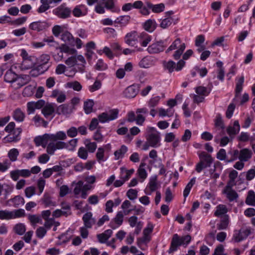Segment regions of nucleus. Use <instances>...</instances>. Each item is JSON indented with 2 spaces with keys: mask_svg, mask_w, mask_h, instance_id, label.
Here are the masks:
<instances>
[{
  "mask_svg": "<svg viewBox=\"0 0 255 255\" xmlns=\"http://www.w3.org/2000/svg\"><path fill=\"white\" fill-rule=\"evenodd\" d=\"M128 151V147L124 145L121 146L120 149L114 152V155L116 160L122 158Z\"/></svg>",
  "mask_w": 255,
  "mask_h": 255,
  "instance_id": "obj_42",
  "label": "nucleus"
},
{
  "mask_svg": "<svg viewBox=\"0 0 255 255\" xmlns=\"http://www.w3.org/2000/svg\"><path fill=\"white\" fill-rule=\"evenodd\" d=\"M50 59L49 55L47 54H43L41 55L37 59V62L38 65H42L47 66L46 65L48 64Z\"/></svg>",
  "mask_w": 255,
  "mask_h": 255,
  "instance_id": "obj_47",
  "label": "nucleus"
},
{
  "mask_svg": "<svg viewBox=\"0 0 255 255\" xmlns=\"http://www.w3.org/2000/svg\"><path fill=\"white\" fill-rule=\"evenodd\" d=\"M117 0H107L104 3L105 7L108 10H110L113 12H119L120 11V8L116 5Z\"/></svg>",
  "mask_w": 255,
  "mask_h": 255,
  "instance_id": "obj_24",
  "label": "nucleus"
},
{
  "mask_svg": "<svg viewBox=\"0 0 255 255\" xmlns=\"http://www.w3.org/2000/svg\"><path fill=\"white\" fill-rule=\"evenodd\" d=\"M147 134L146 136V141L143 144L142 149L143 150H148L150 147L157 148L161 145V137L160 133L154 128L148 127Z\"/></svg>",
  "mask_w": 255,
  "mask_h": 255,
  "instance_id": "obj_1",
  "label": "nucleus"
},
{
  "mask_svg": "<svg viewBox=\"0 0 255 255\" xmlns=\"http://www.w3.org/2000/svg\"><path fill=\"white\" fill-rule=\"evenodd\" d=\"M238 175V172L234 170L231 169L229 173V180L226 185L235 186L236 185V179Z\"/></svg>",
  "mask_w": 255,
  "mask_h": 255,
  "instance_id": "obj_37",
  "label": "nucleus"
},
{
  "mask_svg": "<svg viewBox=\"0 0 255 255\" xmlns=\"http://www.w3.org/2000/svg\"><path fill=\"white\" fill-rule=\"evenodd\" d=\"M42 202L46 207L56 206V202L53 201L51 199V197L48 195L45 194L43 196Z\"/></svg>",
  "mask_w": 255,
  "mask_h": 255,
  "instance_id": "obj_53",
  "label": "nucleus"
},
{
  "mask_svg": "<svg viewBox=\"0 0 255 255\" xmlns=\"http://www.w3.org/2000/svg\"><path fill=\"white\" fill-rule=\"evenodd\" d=\"M147 7L149 8H151L154 12L156 13L163 11L165 8L164 4L162 3L155 5L148 3L147 4Z\"/></svg>",
  "mask_w": 255,
  "mask_h": 255,
  "instance_id": "obj_50",
  "label": "nucleus"
},
{
  "mask_svg": "<svg viewBox=\"0 0 255 255\" xmlns=\"http://www.w3.org/2000/svg\"><path fill=\"white\" fill-rule=\"evenodd\" d=\"M234 186L226 185L223 191V193L226 195V197L230 202L237 200L239 197L237 192L233 189Z\"/></svg>",
  "mask_w": 255,
  "mask_h": 255,
  "instance_id": "obj_14",
  "label": "nucleus"
},
{
  "mask_svg": "<svg viewBox=\"0 0 255 255\" xmlns=\"http://www.w3.org/2000/svg\"><path fill=\"white\" fill-rule=\"evenodd\" d=\"M139 67L142 68H148L152 65V61L150 58L144 57L139 62Z\"/></svg>",
  "mask_w": 255,
  "mask_h": 255,
  "instance_id": "obj_49",
  "label": "nucleus"
},
{
  "mask_svg": "<svg viewBox=\"0 0 255 255\" xmlns=\"http://www.w3.org/2000/svg\"><path fill=\"white\" fill-rule=\"evenodd\" d=\"M128 223L131 228H135L134 234L138 235L143 227V223L138 220V218L135 216H132L128 219Z\"/></svg>",
  "mask_w": 255,
  "mask_h": 255,
  "instance_id": "obj_8",
  "label": "nucleus"
},
{
  "mask_svg": "<svg viewBox=\"0 0 255 255\" xmlns=\"http://www.w3.org/2000/svg\"><path fill=\"white\" fill-rule=\"evenodd\" d=\"M199 157L201 162H204L208 166L211 167V165L213 163V159L210 154H207L205 152H202L199 154Z\"/></svg>",
  "mask_w": 255,
  "mask_h": 255,
  "instance_id": "obj_30",
  "label": "nucleus"
},
{
  "mask_svg": "<svg viewBox=\"0 0 255 255\" xmlns=\"http://www.w3.org/2000/svg\"><path fill=\"white\" fill-rule=\"evenodd\" d=\"M160 100V97L156 96L151 98L147 102V106L149 108H154L158 105Z\"/></svg>",
  "mask_w": 255,
  "mask_h": 255,
  "instance_id": "obj_58",
  "label": "nucleus"
},
{
  "mask_svg": "<svg viewBox=\"0 0 255 255\" xmlns=\"http://www.w3.org/2000/svg\"><path fill=\"white\" fill-rule=\"evenodd\" d=\"M48 27V25L46 21H37L31 22L29 25V28L34 31H42Z\"/></svg>",
  "mask_w": 255,
  "mask_h": 255,
  "instance_id": "obj_17",
  "label": "nucleus"
},
{
  "mask_svg": "<svg viewBox=\"0 0 255 255\" xmlns=\"http://www.w3.org/2000/svg\"><path fill=\"white\" fill-rule=\"evenodd\" d=\"M121 178L124 179L126 181L128 180L130 177L131 175L134 173V170L130 169L127 170L124 167L121 168Z\"/></svg>",
  "mask_w": 255,
  "mask_h": 255,
  "instance_id": "obj_45",
  "label": "nucleus"
},
{
  "mask_svg": "<svg viewBox=\"0 0 255 255\" xmlns=\"http://www.w3.org/2000/svg\"><path fill=\"white\" fill-rule=\"evenodd\" d=\"M195 91L196 94L203 96L205 98V97L208 96L210 93L211 89L210 88L200 86L195 88Z\"/></svg>",
  "mask_w": 255,
  "mask_h": 255,
  "instance_id": "obj_38",
  "label": "nucleus"
},
{
  "mask_svg": "<svg viewBox=\"0 0 255 255\" xmlns=\"http://www.w3.org/2000/svg\"><path fill=\"white\" fill-rule=\"evenodd\" d=\"M130 19V17L129 15L120 16L116 18L115 22L119 23L122 25H126L128 23Z\"/></svg>",
  "mask_w": 255,
  "mask_h": 255,
  "instance_id": "obj_60",
  "label": "nucleus"
},
{
  "mask_svg": "<svg viewBox=\"0 0 255 255\" xmlns=\"http://www.w3.org/2000/svg\"><path fill=\"white\" fill-rule=\"evenodd\" d=\"M33 121L34 122L35 125L37 127L40 126L41 125L46 127L48 124V123L46 122L43 119H42L39 115H35L33 118Z\"/></svg>",
  "mask_w": 255,
  "mask_h": 255,
  "instance_id": "obj_59",
  "label": "nucleus"
},
{
  "mask_svg": "<svg viewBox=\"0 0 255 255\" xmlns=\"http://www.w3.org/2000/svg\"><path fill=\"white\" fill-rule=\"evenodd\" d=\"M240 130V126L238 121H235L233 126H230L227 128V131L230 136L238 134Z\"/></svg>",
  "mask_w": 255,
  "mask_h": 255,
  "instance_id": "obj_29",
  "label": "nucleus"
},
{
  "mask_svg": "<svg viewBox=\"0 0 255 255\" xmlns=\"http://www.w3.org/2000/svg\"><path fill=\"white\" fill-rule=\"evenodd\" d=\"M11 219V211L7 210H0V220H9Z\"/></svg>",
  "mask_w": 255,
  "mask_h": 255,
  "instance_id": "obj_64",
  "label": "nucleus"
},
{
  "mask_svg": "<svg viewBox=\"0 0 255 255\" xmlns=\"http://www.w3.org/2000/svg\"><path fill=\"white\" fill-rule=\"evenodd\" d=\"M196 182V178L193 177L192 178L190 181L188 182V183L186 186L184 191H183V196L185 198H186L190 193V190L193 187V186L195 184Z\"/></svg>",
  "mask_w": 255,
  "mask_h": 255,
  "instance_id": "obj_52",
  "label": "nucleus"
},
{
  "mask_svg": "<svg viewBox=\"0 0 255 255\" xmlns=\"http://www.w3.org/2000/svg\"><path fill=\"white\" fill-rule=\"evenodd\" d=\"M138 91L139 87L137 85H132L125 90L124 95L128 98H133L137 94Z\"/></svg>",
  "mask_w": 255,
  "mask_h": 255,
  "instance_id": "obj_18",
  "label": "nucleus"
},
{
  "mask_svg": "<svg viewBox=\"0 0 255 255\" xmlns=\"http://www.w3.org/2000/svg\"><path fill=\"white\" fill-rule=\"evenodd\" d=\"M17 75L13 71L12 67L7 70L4 75V81L7 83H13Z\"/></svg>",
  "mask_w": 255,
  "mask_h": 255,
  "instance_id": "obj_32",
  "label": "nucleus"
},
{
  "mask_svg": "<svg viewBox=\"0 0 255 255\" xmlns=\"http://www.w3.org/2000/svg\"><path fill=\"white\" fill-rule=\"evenodd\" d=\"M94 102L93 100L89 99L84 103V110L86 114H89L93 111Z\"/></svg>",
  "mask_w": 255,
  "mask_h": 255,
  "instance_id": "obj_48",
  "label": "nucleus"
},
{
  "mask_svg": "<svg viewBox=\"0 0 255 255\" xmlns=\"http://www.w3.org/2000/svg\"><path fill=\"white\" fill-rule=\"evenodd\" d=\"M157 176L154 175L150 177L147 188L151 191H155L158 187L157 183Z\"/></svg>",
  "mask_w": 255,
  "mask_h": 255,
  "instance_id": "obj_34",
  "label": "nucleus"
},
{
  "mask_svg": "<svg viewBox=\"0 0 255 255\" xmlns=\"http://www.w3.org/2000/svg\"><path fill=\"white\" fill-rule=\"evenodd\" d=\"M82 220L84 226L87 228H91L96 223V219L93 217V214L90 212L85 213L82 217Z\"/></svg>",
  "mask_w": 255,
  "mask_h": 255,
  "instance_id": "obj_19",
  "label": "nucleus"
},
{
  "mask_svg": "<svg viewBox=\"0 0 255 255\" xmlns=\"http://www.w3.org/2000/svg\"><path fill=\"white\" fill-rule=\"evenodd\" d=\"M28 219L33 226H35L38 223L42 224L41 218L38 215H29Z\"/></svg>",
  "mask_w": 255,
  "mask_h": 255,
  "instance_id": "obj_55",
  "label": "nucleus"
},
{
  "mask_svg": "<svg viewBox=\"0 0 255 255\" xmlns=\"http://www.w3.org/2000/svg\"><path fill=\"white\" fill-rule=\"evenodd\" d=\"M96 156L99 163L104 162L107 159V157H106L105 154V150L103 147H100L98 148Z\"/></svg>",
  "mask_w": 255,
  "mask_h": 255,
  "instance_id": "obj_40",
  "label": "nucleus"
},
{
  "mask_svg": "<svg viewBox=\"0 0 255 255\" xmlns=\"http://www.w3.org/2000/svg\"><path fill=\"white\" fill-rule=\"evenodd\" d=\"M239 154V160L245 162L248 161L252 156V151L248 148H243L240 150Z\"/></svg>",
  "mask_w": 255,
  "mask_h": 255,
  "instance_id": "obj_22",
  "label": "nucleus"
},
{
  "mask_svg": "<svg viewBox=\"0 0 255 255\" xmlns=\"http://www.w3.org/2000/svg\"><path fill=\"white\" fill-rule=\"evenodd\" d=\"M30 81V77L27 75H17L16 79L13 83L12 86L15 89H19L26 85Z\"/></svg>",
  "mask_w": 255,
  "mask_h": 255,
  "instance_id": "obj_13",
  "label": "nucleus"
},
{
  "mask_svg": "<svg viewBox=\"0 0 255 255\" xmlns=\"http://www.w3.org/2000/svg\"><path fill=\"white\" fill-rule=\"evenodd\" d=\"M10 201L15 207L22 206L24 204V199L20 196H16L10 200Z\"/></svg>",
  "mask_w": 255,
  "mask_h": 255,
  "instance_id": "obj_56",
  "label": "nucleus"
},
{
  "mask_svg": "<svg viewBox=\"0 0 255 255\" xmlns=\"http://www.w3.org/2000/svg\"><path fill=\"white\" fill-rule=\"evenodd\" d=\"M56 105L54 103H47L42 108L41 112L46 119L50 117L52 119L54 117V113L55 111Z\"/></svg>",
  "mask_w": 255,
  "mask_h": 255,
  "instance_id": "obj_12",
  "label": "nucleus"
},
{
  "mask_svg": "<svg viewBox=\"0 0 255 255\" xmlns=\"http://www.w3.org/2000/svg\"><path fill=\"white\" fill-rule=\"evenodd\" d=\"M229 223V217L225 215L222 217L220 223L217 224V227L219 230H225L227 228Z\"/></svg>",
  "mask_w": 255,
  "mask_h": 255,
  "instance_id": "obj_39",
  "label": "nucleus"
},
{
  "mask_svg": "<svg viewBox=\"0 0 255 255\" xmlns=\"http://www.w3.org/2000/svg\"><path fill=\"white\" fill-rule=\"evenodd\" d=\"M65 145V142L63 141H60L56 143L50 141L46 146V151L48 154L52 155L56 150L64 148Z\"/></svg>",
  "mask_w": 255,
  "mask_h": 255,
  "instance_id": "obj_10",
  "label": "nucleus"
},
{
  "mask_svg": "<svg viewBox=\"0 0 255 255\" xmlns=\"http://www.w3.org/2000/svg\"><path fill=\"white\" fill-rule=\"evenodd\" d=\"M73 112V108L67 104L59 106L56 109V113L58 115H68Z\"/></svg>",
  "mask_w": 255,
  "mask_h": 255,
  "instance_id": "obj_23",
  "label": "nucleus"
},
{
  "mask_svg": "<svg viewBox=\"0 0 255 255\" xmlns=\"http://www.w3.org/2000/svg\"><path fill=\"white\" fill-rule=\"evenodd\" d=\"M72 10L67 6L65 3H63L53 10L54 15L62 19H66L70 16Z\"/></svg>",
  "mask_w": 255,
  "mask_h": 255,
  "instance_id": "obj_6",
  "label": "nucleus"
},
{
  "mask_svg": "<svg viewBox=\"0 0 255 255\" xmlns=\"http://www.w3.org/2000/svg\"><path fill=\"white\" fill-rule=\"evenodd\" d=\"M19 155V150L16 148L10 149L7 152V157L9 161L14 162L17 160V158Z\"/></svg>",
  "mask_w": 255,
  "mask_h": 255,
  "instance_id": "obj_36",
  "label": "nucleus"
},
{
  "mask_svg": "<svg viewBox=\"0 0 255 255\" xmlns=\"http://www.w3.org/2000/svg\"><path fill=\"white\" fill-rule=\"evenodd\" d=\"M113 234V231L110 229L106 230L102 234L97 235L98 241L100 243H105L111 237Z\"/></svg>",
  "mask_w": 255,
  "mask_h": 255,
  "instance_id": "obj_31",
  "label": "nucleus"
},
{
  "mask_svg": "<svg viewBox=\"0 0 255 255\" xmlns=\"http://www.w3.org/2000/svg\"><path fill=\"white\" fill-rule=\"evenodd\" d=\"M191 240V237L189 235L180 237L177 234H174L171 241L168 253H172L176 251L181 246L186 247L190 242Z\"/></svg>",
  "mask_w": 255,
  "mask_h": 255,
  "instance_id": "obj_3",
  "label": "nucleus"
},
{
  "mask_svg": "<svg viewBox=\"0 0 255 255\" xmlns=\"http://www.w3.org/2000/svg\"><path fill=\"white\" fill-rule=\"evenodd\" d=\"M145 166V163H141L137 170V173L139 177L143 180H144L147 176V173L144 168Z\"/></svg>",
  "mask_w": 255,
  "mask_h": 255,
  "instance_id": "obj_54",
  "label": "nucleus"
},
{
  "mask_svg": "<svg viewBox=\"0 0 255 255\" xmlns=\"http://www.w3.org/2000/svg\"><path fill=\"white\" fill-rule=\"evenodd\" d=\"M88 13L87 7L83 4L76 5L72 10V13L75 17H79L86 15Z\"/></svg>",
  "mask_w": 255,
  "mask_h": 255,
  "instance_id": "obj_20",
  "label": "nucleus"
},
{
  "mask_svg": "<svg viewBox=\"0 0 255 255\" xmlns=\"http://www.w3.org/2000/svg\"><path fill=\"white\" fill-rule=\"evenodd\" d=\"M64 26L62 25H56L53 27L52 32L55 37H58L62 34L64 31Z\"/></svg>",
  "mask_w": 255,
  "mask_h": 255,
  "instance_id": "obj_62",
  "label": "nucleus"
},
{
  "mask_svg": "<svg viewBox=\"0 0 255 255\" xmlns=\"http://www.w3.org/2000/svg\"><path fill=\"white\" fill-rule=\"evenodd\" d=\"M85 145L87 149V151L91 153H93L95 152L96 149L97 148V144L95 142H91L89 140H86L85 141Z\"/></svg>",
  "mask_w": 255,
  "mask_h": 255,
  "instance_id": "obj_63",
  "label": "nucleus"
},
{
  "mask_svg": "<svg viewBox=\"0 0 255 255\" xmlns=\"http://www.w3.org/2000/svg\"><path fill=\"white\" fill-rule=\"evenodd\" d=\"M205 41V37L203 35H198L195 39V45L197 47V51L200 53L205 49L206 47L203 45Z\"/></svg>",
  "mask_w": 255,
  "mask_h": 255,
  "instance_id": "obj_26",
  "label": "nucleus"
},
{
  "mask_svg": "<svg viewBox=\"0 0 255 255\" xmlns=\"http://www.w3.org/2000/svg\"><path fill=\"white\" fill-rule=\"evenodd\" d=\"M164 48L163 42H156L149 45L147 48V51L150 54L158 53L163 51Z\"/></svg>",
  "mask_w": 255,
  "mask_h": 255,
  "instance_id": "obj_16",
  "label": "nucleus"
},
{
  "mask_svg": "<svg viewBox=\"0 0 255 255\" xmlns=\"http://www.w3.org/2000/svg\"><path fill=\"white\" fill-rule=\"evenodd\" d=\"M236 97H238L243 90V84L244 83V76L242 75L240 77H237L236 79Z\"/></svg>",
  "mask_w": 255,
  "mask_h": 255,
  "instance_id": "obj_28",
  "label": "nucleus"
},
{
  "mask_svg": "<svg viewBox=\"0 0 255 255\" xmlns=\"http://www.w3.org/2000/svg\"><path fill=\"white\" fill-rule=\"evenodd\" d=\"M228 209L226 205L220 204L216 207V211L214 212V215L217 217H221L227 215Z\"/></svg>",
  "mask_w": 255,
  "mask_h": 255,
  "instance_id": "obj_33",
  "label": "nucleus"
},
{
  "mask_svg": "<svg viewBox=\"0 0 255 255\" xmlns=\"http://www.w3.org/2000/svg\"><path fill=\"white\" fill-rule=\"evenodd\" d=\"M186 48V44L180 38H177L166 50V53L175 50L172 57L175 60L180 59Z\"/></svg>",
  "mask_w": 255,
  "mask_h": 255,
  "instance_id": "obj_4",
  "label": "nucleus"
},
{
  "mask_svg": "<svg viewBox=\"0 0 255 255\" xmlns=\"http://www.w3.org/2000/svg\"><path fill=\"white\" fill-rule=\"evenodd\" d=\"M156 28L155 21L154 20L149 19L145 22L144 28L146 31L152 32Z\"/></svg>",
  "mask_w": 255,
  "mask_h": 255,
  "instance_id": "obj_51",
  "label": "nucleus"
},
{
  "mask_svg": "<svg viewBox=\"0 0 255 255\" xmlns=\"http://www.w3.org/2000/svg\"><path fill=\"white\" fill-rule=\"evenodd\" d=\"M204 174L206 176H210V178L214 179L213 183V185H216V179L220 176V173L216 172V167L214 165L212 167H210L209 170H207L204 172Z\"/></svg>",
  "mask_w": 255,
  "mask_h": 255,
  "instance_id": "obj_27",
  "label": "nucleus"
},
{
  "mask_svg": "<svg viewBox=\"0 0 255 255\" xmlns=\"http://www.w3.org/2000/svg\"><path fill=\"white\" fill-rule=\"evenodd\" d=\"M240 151L238 149H231L228 152V155L230 156L229 159H227V162H232L237 159L239 160Z\"/></svg>",
  "mask_w": 255,
  "mask_h": 255,
  "instance_id": "obj_46",
  "label": "nucleus"
},
{
  "mask_svg": "<svg viewBox=\"0 0 255 255\" xmlns=\"http://www.w3.org/2000/svg\"><path fill=\"white\" fill-rule=\"evenodd\" d=\"M49 66H44L42 65H37L32 68L29 71V77H36L40 75L43 74L48 70Z\"/></svg>",
  "mask_w": 255,
  "mask_h": 255,
  "instance_id": "obj_21",
  "label": "nucleus"
},
{
  "mask_svg": "<svg viewBox=\"0 0 255 255\" xmlns=\"http://www.w3.org/2000/svg\"><path fill=\"white\" fill-rule=\"evenodd\" d=\"M250 227L243 228L240 231H236L233 235V240L235 242H240L246 239L251 234Z\"/></svg>",
  "mask_w": 255,
  "mask_h": 255,
  "instance_id": "obj_7",
  "label": "nucleus"
},
{
  "mask_svg": "<svg viewBox=\"0 0 255 255\" xmlns=\"http://www.w3.org/2000/svg\"><path fill=\"white\" fill-rule=\"evenodd\" d=\"M154 227V225L148 222L143 230L142 236L137 239L136 245L141 251H144L147 249L148 244L151 240V234Z\"/></svg>",
  "mask_w": 255,
  "mask_h": 255,
  "instance_id": "obj_2",
  "label": "nucleus"
},
{
  "mask_svg": "<svg viewBox=\"0 0 255 255\" xmlns=\"http://www.w3.org/2000/svg\"><path fill=\"white\" fill-rule=\"evenodd\" d=\"M77 138L72 139L68 143L65 142L66 145L64 148H66L69 150L73 151L75 149V148L77 145Z\"/></svg>",
  "mask_w": 255,
  "mask_h": 255,
  "instance_id": "obj_61",
  "label": "nucleus"
},
{
  "mask_svg": "<svg viewBox=\"0 0 255 255\" xmlns=\"http://www.w3.org/2000/svg\"><path fill=\"white\" fill-rule=\"evenodd\" d=\"M119 113V110L116 109L102 113L98 116L99 121L101 123H105L115 120L118 118Z\"/></svg>",
  "mask_w": 255,
  "mask_h": 255,
  "instance_id": "obj_5",
  "label": "nucleus"
},
{
  "mask_svg": "<svg viewBox=\"0 0 255 255\" xmlns=\"http://www.w3.org/2000/svg\"><path fill=\"white\" fill-rule=\"evenodd\" d=\"M151 37L145 32H142L139 34V41L140 45L143 47H146L151 41Z\"/></svg>",
  "mask_w": 255,
  "mask_h": 255,
  "instance_id": "obj_35",
  "label": "nucleus"
},
{
  "mask_svg": "<svg viewBox=\"0 0 255 255\" xmlns=\"http://www.w3.org/2000/svg\"><path fill=\"white\" fill-rule=\"evenodd\" d=\"M245 202L248 205L255 206V193L254 191L248 192Z\"/></svg>",
  "mask_w": 255,
  "mask_h": 255,
  "instance_id": "obj_43",
  "label": "nucleus"
},
{
  "mask_svg": "<svg viewBox=\"0 0 255 255\" xmlns=\"http://www.w3.org/2000/svg\"><path fill=\"white\" fill-rule=\"evenodd\" d=\"M35 89V86L29 85L25 87L22 92V95L24 97H29L32 96Z\"/></svg>",
  "mask_w": 255,
  "mask_h": 255,
  "instance_id": "obj_57",
  "label": "nucleus"
},
{
  "mask_svg": "<svg viewBox=\"0 0 255 255\" xmlns=\"http://www.w3.org/2000/svg\"><path fill=\"white\" fill-rule=\"evenodd\" d=\"M139 38V34L136 31L128 33L125 36V42L128 45L133 46L137 44Z\"/></svg>",
  "mask_w": 255,
  "mask_h": 255,
  "instance_id": "obj_9",
  "label": "nucleus"
},
{
  "mask_svg": "<svg viewBox=\"0 0 255 255\" xmlns=\"http://www.w3.org/2000/svg\"><path fill=\"white\" fill-rule=\"evenodd\" d=\"M44 42L47 43L48 45L55 50L59 49V44L56 42L52 36L43 39Z\"/></svg>",
  "mask_w": 255,
  "mask_h": 255,
  "instance_id": "obj_41",
  "label": "nucleus"
},
{
  "mask_svg": "<svg viewBox=\"0 0 255 255\" xmlns=\"http://www.w3.org/2000/svg\"><path fill=\"white\" fill-rule=\"evenodd\" d=\"M125 215L123 211L118 212L115 217L112 220L110 223V227L113 229H116L121 226L123 223Z\"/></svg>",
  "mask_w": 255,
  "mask_h": 255,
  "instance_id": "obj_11",
  "label": "nucleus"
},
{
  "mask_svg": "<svg viewBox=\"0 0 255 255\" xmlns=\"http://www.w3.org/2000/svg\"><path fill=\"white\" fill-rule=\"evenodd\" d=\"M12 116L16 122L20 123L24 121L25 114L20 108H17L13 111Z\"/></svg>",
  "mask_w": 255,
  "mask_h": 255,
  "instance_id": "obj_25",
  "label": "nucleus"
},
{
  "mask_svg": "<svg viewBox=\"0 0 255 255\" xmlns=\"http://www.w3.org/2000/svg\"><path fill=\"white\" fill-rule=\"evenodd\" d=\"M51 140L55 141L58 140H65L67 138L66 134L63 131L57 132L55 134H50Z\"/></svg>",
  "mask_w": 255,
  "mask_h": 255,
  "instance_id": "obj_44",
  "label": "nucleus"
},
{
  "mask_svg": "<svg viewBox=\"0 0 255 255\" xmlns=\"http://www.w3.org/2000/svg\"><path fill=\"white\" fill-rule=\"evenodd\" d=\"M51 140L50 134H44L42 136H37L34 139V142L36 146H42L45 148Z\"/></svg>",
  "mask_w": 255,
  "mask_h": 255,
  "instance_id": "obj_15",
  "label": "nucleus"
}]
</instances>
